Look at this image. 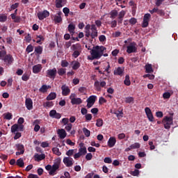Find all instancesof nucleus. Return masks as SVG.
<instances>
[{
	"label": "nucleus",
	"mask_w": 178,
	"mask_h": 178,
	"mask_svg": "<svg viewBox=\"0 0 178 178\" xmlns=\"http://www.w3.org/2000/svg\"><path fill=\"white\" fill-rule=\"evenodd\" d=\"M105 52H106V47L97 45L90 50L91 56H88V59L89 60H94V59H101L102 56L106 57L108 54H105Z\"/></svg>",
	"instance_id": "1"
},
{
	"label": "nucleus",
	"mask_w": 178,
	"mask_h": 178,
	"mask_svg": "<svg viewBox=\"0 0 178 178\" xmlns=\"http://www.w3.org/2000/svg\"><path fill=\"white\" fill-rule=\"evenodd\" d=\"M71 50L73 51V53L72 55V58H74L75 59L76 58H79V56L81 55V44H80L79 43L72 44L71 46Z\"/></svg>",
	"instance_id": "2"
},
{
	"label": "nucleus",
	"mask_w": 178,
	"mask_h": 178,
	"mask_svg": "<svg viewBox=\"0 0 178 178\" xmlns=\"http://www.w3.org/2000/svg\"><path fill=\"white\" fill-rule=\"evenodd\" d=\"M162 123L163 124L164 128L166 129V130H169V129H170V126L173 124V117H164L162 120Z\"/></svg>",
	"instance_id": "3"
},
{
	"label": "nucleus",
	"mask_w": 178,
	"mask_h": 178,
	"mask_svg": "<svg viewBox=\"0 0 178 178\" xmlns=\"http://www.w3.org/2000/svg\"><path fill=\"white\" fill-rule=\"evenodd\" d=\"M59 165H60V161L59 160H56V161L51 166V170L49 172L50 176H55L56 172L59 169Z\"/></svg>",
	"instance_id": "4"
},
{
	"label": "nucleus",
	"mask_w": 178,
	"mask_h": 178,
	"mask_svg": "<svg viewBox=\"0 0 178 178\" xmlns=\"http://www.w3.org/2000/svg\"><path fill=\"white\" fill-rule=\"evenodd\" d=\"M2 60L6 63L7 66H10L15 61V58H13V56L11 54H6L2 58Z\"/></svg>",
	"instance_id": "5"
},
{
	"label": "nucleus",
	"mask_w": 178,
	"mask_h": 178,
	"mask_svg": "<svg viewBox=\"0 0 178 178\" xmlns=\"http://www.w3.org/2000/svg\"><path fill=\"white\" fill-rule=\"evenodd\" d=\"M58 73V71L56 70V68L49 69L47 70L46 72V77H49V79H55L56 77V74Z\"/></svg>",
	"instance_id": "6"
},
{
	"label": "nucleus",
	"mask_w": 178,
	"mask_h": 178,
	"mask_svg": "<svg viewBox=\"0 0 178 178\" xmlns=\"http://www.w3.org/2000/svg\"><path fill=\"white\" fill-rule=\"evenodd\" d=\"M136 45L137 44H136L134 42L130 43V44L127 47V54H134L137 52Z\"/></svg>",
	"instance_id": "7"
},
{
	"label": "nucleus",
	"mask_w": 178,
	"mask_h": 178,
	"mask_svg": "<svg viewBox=\"0 0 178 178\" xmlns=\"http://www.w3.org/2000/svg\"><path fill=\"white\" fill-rule=\"evenodd\" d=\"M145 112L149 122H154L155 120L154 115L152 114V111H151V108H149V107H146L145 108Z\"/></svg>",
	"instance_id": "8"
},
{
	"label": "nucleus",
	"mask_w": 178,
	"mask_h": 178,
	"mask_svg": "<svg viewBox=\"0 0 178 178\" xmlns=\"http://www.w3.org/2000/svg\"><path fill=\"white\" fill-rule=\"evenodd\" d=\"M72 97H74V94H72L70 97V99H71V104L72 105H80V104H83V100H81V98L79 97H73L72 98Z\"/></svg>",
	"instance_id": "9"
},
{
	"label": "nucleus",
	"mask_w": 178,
	"mask_h": 178,
	"mask_svg": "<svg viewBox=\"0 0 178 178\" xmlns=\"http://www.w3.org/2000/svg\"><path fill=\"white\" fill-rule=\"evenodd\" d=\"M37 16L39 20H44L46 17L49 16V12L47 10H44L43 12H38Z\"/></svg>",
	"instance_id": "10"
},
{
	"label": "nucleus",
	"mask_w": 178,
	"mask_h": 178,
	"mask_svg": "<svg viewBox=\"0 0 178 178\" xmlns=\"http://www.w3.org/2000/svg\"><path fill=\"white\" fill-rule=\"evenodd\" d=\"M94 86L95 87L97 91H101V87H106V82H105V81H102L101 83H99V81H96L94 83Z\"/></svg>",
	"instance_id": "11"
},
{
	"label": "nucleus",
	"mask_w": 178,
	"mask_h": 178,
	"mask_svg": "<svg viewBox=\"0 0 178 178\" xmlns=\"http://www.w3.org/2000/svg\"><path fill=\"white\" fill-rule=\"evenodd\" d=\"M15 147L17 151H19L16 152L17 156L23 155V154H24V145H23L22 144L18 143L15 145Z\"/></svg>",
	"instance_id": "12"
},
{
	"label": "nucleus",
	"mask_w": 178,
	"mask_h": 178,
	"mask_svg": "<svg viewBox=\"0 0 178 178\" xmlns=\"http://www.w3.org/2000/svg\"><path fill=\"white\" fill-rule=\"evenodd\" d=\"M91 33H90V37L91 38L94 39L95 37H98V31L97 30V26L95 24H92L91 25Z\"/></svg>",
	"instance_id": "13"
},
{
	"label": "nucleus",
	"mask_w": 178,
	"mask_h": 178,
	"mask_svg": "<svg viewBox=\"0 0 178 178\" xmlns=\"http://www.w3.org/2000/svg\"><path fill=\"white\" fill-rule=\"evenodd\" d=\"M49 116H50V118H52L53 119H60V118H62V115L60 113L56 112V110L50 111Z\"/></svg>",
	"instance_id": "14"
},
{
	"label": "nucleus",
	"mask_w": 178,
	"mask_h": 178,
	"mask_svg": "<svg viewBox=\"0 0 178 178\" xmlns=\"http://www.w3.org/2000/svg\"><path fill=\"white\" fill-rule=\"evenodd\" d=\"M63 163H65L67 168H70V166H73V159L70 157H65L63 159Z\"/></svg>",
	"instance_id": "15"
},
{
	"label": "nucleus",
	"mask_w": 178,
	"mask_h": 178,
	"mask_svg": "<svg viewBox=\"0 0 178 178\" xmlns=\"http://www.w3.org/2000/svg\"><path fill=\"white\" fill-rule=\"evenodd\" d=\"M25 106L28 111L33 109V99L31 98H26L25 100Z\"/></svg>",
	"instance_id": "16"
},
{
	"label": "nucleus",
	"mask_w": 178,
	"mask_h": 178,
	"mask_svg": "<svg viewBox=\"0 0 178 178\" xmlns=\"http://www.w3.org/2000/svg\"><path fill=\"white\" fill-rule=\"evenodd\" d=\"M61 90L62 94L64 97H67V95L70 94V89L68 86H66L65 85L62 86Z\"/></svg>",
	"instance_id": "17"
},
{
	"label": "nucleus",
	"mask_w": 178,
	"mask_h": 178,
	"mask_svg": "<svg viewBox=\"0 0 178 178\" xmlns=\"http://www.w3.org/2000/svg\"><path fill=\"white\" fill-rule=\"evenodd\" d=\"M42 69V65H41L40 64L35 65L33 67V73H34L35 74H38V73L41 72Z\"/></svg>",
	"instance_id": "18"
},
{
	"label": "nucleus",
	"mask_w": 178,
	"mask_h": 178,
	"mask_svg": "<svg viewBox=\"0 0 178 178\" xmlns=\"http://www.w3.org/2000/svg\"><path fill=\"white\" fill-rule=\"evenodd\" d=\"M115 144H116V138L115 137H111L108 141V146L109 148H113V147H115Z\"/></svg>",
	"instance_id": "19"
},
{
	"label": "nucleus",
	"mask_w": 178,
	"mask_h": 178,
	"mask_svg": "<svg viewBox=\"0 0 178 178\" xmlns=\"http://www.w3.org/2000/svg\"><path fill=\"white\" fill-rule=\"evenodd\" d=\"M83 146H84V143H81L80 144L81 148L79 149V152L81 154V156L86 155V154H87V147Z\"/></svg>",
	"instance_id": "20"
},
{
	"label": "nucleus",
	"mask_w": 178,
	"mask_h": 178,
	"mask_svg": "<svg viewBox=\"0 0 178 178\" xmlns=\"http://www.w3.org/2000/svg\"><path fill=\"white\" fill-rule=\"evenodd\" d=\"M62 12H59L58 13V15H55L54 16V22H55V23H62V21H63V19H62Z\"/></svg>",
	"instance_id": "21"
},
{
	"label": "nucleus",
	"mask_w": 178,
	"mask_h": 178,
	"mask_svg": "<svg viewBox=\"0 0 178 178\" xmlns=\"http://www.w3.org/2000/svg\"><path fill=\"white\" fill-rule=\"evenodd\" d=\"M35 161H37L38 162H40V161H42L45 158V154H35L34 155Z\"/></svg>",
	"instance_id": "22"
},
{
	"label": "nucleus",
	"mask_w": 178,
	"mask_h": 178,
	"mask_svg": "<svg viewBox=\"0 0 178 178\" xmlns=\"http://www.w3.org/2000/svg\"><path fill=\"white\" fill-rule=\"evenodd\" d=\"M65 0H56V8H63V6H65Z\"/></svg>",
	"instance_id": "23"
},
{
	"label": "nucleus",
	"mask_w": 178,
	"mask_h": 178,
	"mask_svg": "<svg viewBox=\"0 0 178 178\" xmlns=\"http://www.w3.org/2000/svg\"><path fill=\"white\" fill-rule=\"evenodd\" d=\"M49 88H51V86L42 85L39 89V91L40 92H42V94H44V92H47V91H48Z\"/></svg>",
	"instance_id": "24"
},
{
	"label": "nucleus",
	"mask_w": 178,
	"mask_h": 178,
	"mask_svg": "<svg viewBox=\"0 0 178 178\" xmlns=\"http://www.w3.org/2000/svg\"><path fill=\"white\" fill-rule=\"evenodd\" d=\"M124 70L123 68L118 67L116 70L114 71L115 76H122Z\"/></svg>",
	"instance_id": "25"
},
{
	"label": "nucleus",
	"mask_w": 178,
	"mask_h": 178,
	"mask_svg": "<svg viewBox=\"0 0 178 178\" xmlns=\"http://www.w3.org/2000/svg\"><path fill=\"white\" fill-rule=\"evenodd\" d=\"M72 65H73L72 66L73 70H77V69H79L81 66L80 63L77 60L72 61Z\"/></svg>",
	"instance_id": "26"
},
{
	"label": "nucleus",
	"mask_w": 178,
	"mask_h": 178,
	"mask_svg": "<svg viewBox=\"0 0 178 178\" xmlns=\"http://www.w3.org/2000/svg\"><path fill=\"white\" fill-rule=\"evenodd\" d=\"M74 30H76V26L73 24H70L68 25V31L72 35L74 34Z\"/></svg>",
	"instance_id": "27"
},
{
	"label": "nucleus",
	"mask_w": 178,
	"mask_h": 178,
	"mask_svg": "<svg viewBox=\"0 0 178 178\" xmlns=\"http://www.w3.org/2000/svg\"><path fill=\"white\" fill-rule=\"evenodd\" d=\"M56 98V92H51L46 98L47 101H52Z\"/></svg>",
	"instance_id": "28"
},
{
	"label": "nucleus",
	"mask_w": 178,
	"mask_h": 178,
	"mask_svg": "<svg viewBox=\"0 0 178 178\" xmlns=\"http://www.w3.org/2000/svg\"><path fill=\"white\" fill-rule=\"evenodd\" d=\"M58 134L60 138H61V140H63V138L66 137V131H65V129H60L58 130Z\"/></svg>",
	"instance_id": "29"
},
{
	"label": "nucleus",
	"mask_w": 178,
	"mask_h": 178,
	"mask_svg": "<svg viewBox=\"0 0 178 178\" xmlns=\"http://www.w3.org/2000/svg\"><path fill=\"white\" fill-rule=\"evenodd\" d=\"M33 124H35L34 127V131H40V129H41L40 125H38L40 124V121L38 120H35L33 122Z\"/></svg>",
	"instance_id": "30"
},
{
	"label": "nucleus",
	"mask_w": 178,
	"mask_h": 178,
	"mask_svg": "<svg viewBox=\"0 0 178 178\" xmlns=\"http://www.w3.org/2000/svg\"><path fill=\"white\" fill-rule=\"evenodd\" d=\"M16 165L19 166V168H24V161H23V159L20 158L17 160Z\"/></svg>",
	"instance_id": "31"
},
{
	"label": "nucleus",
	"mask_w": 178,
	"mask_h": 178,
	"mask_svg": "<svg viewBox=\"0 0 178 178\" xmlns=\"http://www.w3.org/2000/svg\"><path fill=\"white\" fill-rule=\"evenodd\" d=\"M44 108H46V109H48V108H52L54 106V102H46L43 103Z\"/></svg>",
	"instance_id": "32"
},
{
	"label": "nucleus",
	"mask_w": 178,
	"mask_h": 178,
	"mask_svg": "<svg viewBox=\"0 0 178 178\" xmlns=\"http://www.w3.org/2000/svg\"><path fill=\"white\" fill-rule=\"evenodd\" d=\"M95 99H97V96L92 95L86 100V102H90V104H95Z\"/></svg>",
	"instance_id": "33"
},
{
	"label": "nucleus",
	"mask_w": 178,
	"mask_h": 178,
	"mask_svg": "<svg viewBox=\"0 0 178 178\" xmlns=\"http://www.w3.org/2000/svg\"><path fill=\"white\" fill-rule=\"evenodd\" d=\"M52 152L55 155H57V156H60L62 155V152H60V151H59V148H58V147H53Z\"/></svg>",
	"instance_id": "34"
},
{
	"label": "nucleus",
	"mask_w": 178,
	"mask_h": 178,
	"mask_svg": "<svg viewBox=\"0 0 178 178\" xmlns=\"http://www.w3.org/2000/svg\"><path fill=\"white\" fill-rule=\"evenodd\" d=\"M145 72L146 73H152V72H154L152 70V65L151 64H147L145 65Z\"/></svg>",
	"instance_id": "35"
},
{
	"label": "nucleus",
	"mask_w": 178,
	"mask_h": 178,
	"mask_svg": "<svg viewBox=\"0 0 178 178\" xmlns=\"http://www.w3.org/2000/svg\"><path fill=\"white\" fill-rule=\"evenodd\" d=\"M3 116H4L3 118L6 119V120H11V119L13 118V115H12L10 113H4Z\"/></svg>",
	"instance_id": "36"
},
{
	"label": "nucleus",
	"mask_w": 178,
	"mask_h": 178,
	"mask_svg": "<svg viewBox=\"0 0 178 178\" xmlns=\"http://www.w3.org/2000/svg\"><path fill=\"white\" fill-rule=\"evenodd\" d=\"M35 52L38 55H41V54H42V47L38 46V47H35Z\"/></svg>",
	"instance_id": "37"
},
{
	"label": "nucleus",
	"mask_w": 178,
	"mask_h": 178,
	"mask_svg": "<svg viewBox=\"0 0 178 178\" xmlns=\"http://www.w3.org/2000/svg\"><path fill=\"white\" fill-rule=\"evenodd\" d=\"M124 84H125V86H130V84H131V82L130 81V76L126 75Z\"/></svg>",
	"instance_id": "38"
},
{
	"label": "nucleus",
	"mask_w": 178,
	"mask_h": 178,
	"mask_svg": "<svg viewBox=\"0 0 178 178\" xmlns=\"http://www.w3.org/2000/svg\"><path fill=\"white\" fill-rule=\"evenodd\" d=\"M16 131H19V124H15L11 127V132L16 133Z\"/></svg>",
	"instance_id": "39"
},
{
	"label": "nucleus",
	"mask_w": 178,
	"mask_h": 178,
	"mask_svg": "<svg viewBox=\"0 0 178 178\" xmlns=\"http://www.w3.org/2000/svg\"><path fill=\"white\" fill-rule=\"evenodd\" d=\"M6 20H8V16L4 14H0V22L5 23Z\"/></svg>",
	"instance_id": "40"
},
{
	"label": "nucleus",
	"mask_w": 178,
	"mask_h": 178,
	"mask_svg": "<svg viewBox=\"0 0 178 178\" xmlns=\"http://www.w3.org/2000/svg\"><path fill=\"white\" fill-rule=\"evenodd\" d=\"M116 16H118V10H113L110 13V17L111 19H115Z\"/></svg>",
	"instance_id": "41"
},
{
	"label": "nucleus",
	"mask_w": 178,
	"mask_h": 178,
	"mask_svg": "<svg viewBox=\"0 0 178 178\" xmlns=\"http://www.w3.org/2000/svg\"><path fill=\"white\" fill-rule=\"evenodd\" d=\"M34 51V46L32 44H29L26 49V51L27 54H30V52H33Z\"/></svg>",
	"instance_id": "42"
},
{
	"label": "nucleus",
	"mask_w": 178,
	"mask_h": 178,
	"mask_svg": "<svg viewBox=\"0 0 178 178\" xmlns=\"http://www.w3.org/2000/svg\"><path fill=\"white\" fill-rule=\"evenodd\" d=\"M103 125H104V120H102V119L101 118L97 119L96 122V126L97 127H102Z\"/></svg>",
	"instance_id": "43"
},
{
	"label": "nucleus",
	"mask_w": 178,
	"mask_h": 178,
	"mask_svg": "<svg viewBox=\"0 0 178 178\" xmlns=\"http://www.w3.org/2000/svg\"><path fill=\"white\" fill-rule=\"evenodd\" d=\"M83 131L86 137H90V136H91V131H90V130H88L87 128H83Z\"/></svg>",
	"instance_id": "44"
},
{
	"label": "nucleus",
	"mask_w": 178,
	"mask_h": 178,
	"mask_svg": "<svg viewBox=\"0 0 178 178\" xmlns=\"http://www.w3.org/2000/svg\"><path fill=\"white\" fill-rule=\"evenodd\" d=\"M57 73L58 74H59V76H63V74H66V69L60 68L59 70H58Z\"/></svg>",
	"instance_id": "45"
},
{
	"label": "nucleus",
	"mask_w": 178,
	"mask_h": 178,
	"mask_svg": "<svg viewBox=\"0 0 178 178\" xmlns=\"http://www.w3.org/2000/svg\"><path fill=\"white\" fill-rule=\"evenodd\" d=\"M63 12L65 14V16L67 17V16H69V13H70V9H69V8L65 7L63 9Z\"/></svg>",
	"instance_id": "46"
},
{
	"label": "nucleus",
	"mask_w": 178,
	"mask_h": 178,
	"mask_svg": "<svg viewBox=\"0 0 178 178\" xmlns=\"http://www.w3.org/2000/svg\"><path fill=\"white\" fill-rule=\"evenodd\" d=\"M126 104H131V102H134V98L133 97H128L125 98Z\"/></svg>",
	"instance_id": "47"
},
{
	"label": "nucleus",
	"mask_w": 178,
	"mask_h": 178,
	"mask_svg": "<svg viewBox=\"0 0 178 178\" xmlns=\"http://www.w3.org/2000/svg\"><path fill=\"white\" fill-rule=\"evenodd\" d=\"M140 145L138 143H135L131 145V148H132V149H137L140 148Z\"/></svg>",
	"instance_id": "48"
},
{
	"label": "nucleus",
	"mask_w": 178,
	"mask_h": 178,
	"mask_svg": "<svg viewBox=\"0 0 178 178\" xmlns=\"http://www.w3.org/2000/svg\"><path fill=\"white\" fill-rule=\"evenodd\" d=\"M149 19H151V14L147 13V14H145L144 15L143 20L145 22H149Z\"/></svg>",
	"instance_id": "49"
},
{
	"label": "nucleus",
	"mask_w": 178,
	"mask_h": 178,
	"mask_svg": "<svg viewBox=\"0 0 178 178\" xmlns=\"http://www.w3.org/2000/svg\"><path fill=\"white\" fill-rule=\"evenodd\" d=\"M30 79V76H29V74H24L22 76V80H23V81H27L28 80H29Z\"/></svg>",
	"instance_id": "50"
},
{
	"label": "nucleus",
	"mask_w": 178,
	"mask_h": 178,
	"mask_svg": "<svg viewBox=\"0 0 178 178\" xmlns=\"http://www.w3.org/2000/svg\"><path fill=\"white\" fill-rule=\"evenodd\" d=\"M163 98H164V99H169V98H170V92H165L163 94Z\"/></svg>",
	"instance_id": "51"
},
{
	"label": "nucleus",
	"mask_w": 178,
	"mask_h": 178,
	"mask_svg": "<svg viewBox=\"0 0 178 178\" xmlns=\"http://www.w3.org/2000/svg\"><path fill=\"white\" fill-rule=\"evenodd\" d=\"M62 67H67L69 66V63L66 60H63L61 61Z\"/></svg>",
	"instance_id": "52"
},
{
	"label": "nucleus",
	"mask_w": 178,
	"mask_h": 178,
	"mask_svg": "<svg viewBox=\"0 0 178 178\" xmlns=\"http://www.w3.org/2000/svg\"><path fill=\"white\" fill-rule=\"evenodd\" d=\"M99 41H100V42H104V41H106V36H105V35H101L99 37Z\"/></svg>",
	"instance_id": "53"
},
{
	"label": "nucleus",
	"mask_w": 178,
	"mask_h": 178,
	"mask_svg": "<svg viewBox=\"0 0 178 178\" xmlns=\"http://www.w3.org/2000/svg\"><path fill=\"white\" fill-rule=\"evenodd\" d=\"M17 8H19V3H15L10 6V11L15 10V9H17Z\"/></svg>",
	"instance_id": "54"
},
{
	"label": "nucleus",
	"mask_w": 178,
	"mask_h": 178,
	"mask_svg": "<svg viewBox=\"0 0 178 178\" xmlns=\"http://www.w3.org/2000/svg\"><path fill=\"white\" fill-rule=\"evenodd\" d=\"M104 162V163H112V159L111 157H105Z\"/></svg>",
	"instance_id": "55"
},
{
	"label": "nucleus",
	"mask_w": 178,
	"mask_h": 178,
	"mask_svg": "<svg viewBox=\"0 0 178 178\" xmlns=\"http://www.w3.org/2000/svg\"><path fill=\"white\" fill-rule=\"evenodd\" d=\"M129 23L130 24H131L132 26H134V24H136V23H137V19L132 17L129 19Z\"/></svg>",
	"instance_id": "56"
},
{
	"label": "nucleus",
	"mask_w": 178,
	"mask_h": 178,
	"mask_svg": "<svg viewBox=\"0 0 178 178\" xmlns=\"http://www.w3.org/2000/svg\"><path fill=\"white\" fill-rule=\"evenodd\" d=\"M5 55H6V50L0 51V59H3Z\"/></svg>",
	"instance_id": "57"
},
{
	"label": "nucleus",
	"mask_w": 178,
	"mask_h": 178,
	"mask_svg": "<svg viewBox=\"0 0 178 178\" xmlns=\"http://www.w3.org/2000/svg\"><path fill=\"white\" fill-rule=\"evenodd\" d=\"M124 15H126V12L124 10H122L118 15V19H123V17H124Z\"/></svg>",
	"instance_id": "58"
},
{
	"label": "nucleus",
	"mask_w": 178,
	"mask_h": 178,
	"mask_svg": "<svg viewBox=\"0 0 178 178\" xmlns=\"http://www.w3.org/2000/svg\"><path fill=\"white\" fill-rule=\"evenodd\" d=\"M106 100L103 97H101L99 99V105H102V104H106Z\"/></svg>",
	"instance_id": "59"
},
{
	"label": "nucleus",
	"mask_w": 178,
	"mask_h": 178,
	"mask_svg": "<svg viewBox=\"0 0 178 178\" xmlns=\"http://www.w3.org/2000/svg\"><path fill=\"white\" fill-rule=\"evenodd\" d=\"M72 127H73L72 124H67V126H65V130L69 132L70 130H72Z\"/></svg>",
	"instance_id": "60"
},
{
	"label": "nucleus",
	"mask_w": 178,
	"mask_h": 178,
	"mask_svg": "<svg viewBox=\"0 0 178 178\" xmlns=\"http://www.w3.org/2000/svg\"><path fill=\"white\" fill-rule=\"evenodd\" d=\"M73 154H74V149H69L66 152V155H67V156H72V155H73Z\"/></svg>",
	"instance_id": "61"
},
{
	"label": "nucleus",
	"mask_w": 178,
	"mask_h": 178,
	"mask_svg": "<svg viewBox=\"0 0 178 178\" xmlns=\"http://www.w3.org/2000/svg\"><path fill=\"white\" fill-rule=\"evenodd\" d=\"M156 118H163V113L162 111L156 112Z\"/></svg>",
	"instance_id": "62"
},
{
	"label": "nucleus",
	"mask_w": 178,
	"mask_h": 178,
	"mask_svg": "<svg viewBox=\"0 0 178 178\" xmlns=\"http://www.w3.org/2000/svg\"><path fill=\"white\" fill-rule=\"evenodd\" d=\"M85 118H86V120L90 121V120H91L92 119V115H91L90 113L89 114H86L85 115Z\"/></svg>",
	"instance_id": "63"
},
{
	"label": "nucleus",
	"mask_w": 178,
	"mask_h": 178,
	"mask_svg": "<svg viewBox=\"0 0 178 178\" xmlns=\"http://www.w3.org/2000/svg\"><path fill=\"white\" fill-rule=\"evenodd\" d=\"M61 123H63L64 125L68 124L69 118H63L61 120Z\"/></svg>",
	"instance_id": "64"
}]
</instances>
